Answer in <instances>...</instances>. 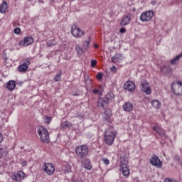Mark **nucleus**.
<instances>
[{"label":"nucleus","instance_id":"nucleus-33","mask_svg":"<svg viewBox=\"0 0 182 182\" xmlns=\"http://www.w3.org/2000/svg\"><path fill=\"white\" fill-rule=\"evenodd\" d=\"M76 50L77 53V55H82L85 52V50L83 48H80V46H76Z\"/></svg>","mask_w":182,"mask_h":182},{"label":"nucleus","instance_id":"nucleus-10","mask_svg":"<svg viewBox=\"0 0 182 182\" xmlns=\"http://www.w3.org/2000/svg\"><path fill=\"white\" fill-rule=\"evenodd\" d=\"M120 170L122 171L124 177H129L130 176V171H129V168L127 167V161H121Z\"/></svg>","mask_w":182,"mask_h":182},{"label":"nucleus","instance_id":"nucleus-2","mask_svg":"<svg viewBox=\"0 0 182 182\" xmlns=\"http://www.w3.org/2000/svg\"><path fill=\"white\" fill-rule=\"evenodd\" d=\"M75 154L78 159H85L89 154V148L86 145H79L75 147Z\"/></svg>","mask_w":182,"mask_h":182},{"label":"nucleus","instance_id":"nucleus-32","mask_svg":"<svg viewBox=\"0 0 182 182\" xmlns=\"http://www.w3.org/2000/svg\"><path fill=\"white\" fill-rule=\"evenodd\" d=\"M62 79V71H60L58 74L54 77V81L55 82H59Z\"/></svg>","mask_w":182,"mask_h":182},{"label":"nucleus","instance_id":"nucleus-35","mask_svg":"<svg viewBox=\"0 0 182 182\" xmlns=\"http://www.w3.org/2000/svg\"><path fill=\"white\" fill-rule=\"evenodd\" d=\"M102 161H103V163L106 164V166H109V164H110V161L107 158H102Z\"/></svg>","mask_w":182,"mask_h":182},{"label":"nucleus","instance_id":"nucleus-26","mask_svg":"<svg viewBox=\"0 0 182 182\" xmlns=\"http://www.w3.org/2000/svg\"><path fill=\"white\" fill-rule=\"evenodd\" d=\"M16 86V83L14 80H10L7 83V89L9 90H14Z\"/></svg>","mask_w":182,"mask_h":182},{"label":"nucleus","instance_id":"nucleus-37","mask_svg":"<svg viewBox=\"0 0 182 182\" xmlns=\"http://www.w3.org/2000/svg\"><path fill=\"white\" fill-rule=\"evenodd\" d=\"M97 79H98V80H102V79H103V73H98L97 75Z\"/></svg>","mask_w":182,"mask_h":182},{"label":"nucleus","instance_id":"nucleus-47","mask_svg":"<svg viewBox=\"0 0 182 182\" xmlns=\"http://www.w3.org/2000/svg\"><path fill=\"white\" fill-rule=\"evenodd\" d=\"M4 137L2 136V133H0V143H2Z\"/></svg>","mask_w":182,"mask_h":182},{"label":"nucleus","instance_id":"nucleus-20","mask_svg":"<svg viewBox=\"0 0 182 182\" xmlns=\"http://www.w3.org/2000/svg\"><path fill=\"white\" fill-rule=\"evenodd\" d=\"M104 98L108 103H110L114 100V94L113 92H108Z\"/></svg>","mask_w":182,"mask_h":182},{"label":"nucleus","instance_id":"nucleus-6","mask_svg":"<svg viewBox=\"0 0 182 182\" xmlns=\"http://www.w3.org/2000/svg\"><path fill=\"white\" fill-rule=\"evenodd\" d=\"M23 63L18 65V72L22 73H25L26 70H28V68H29V65H31V58H26L23 59Z\"/></svg>","mask_w":182,"mask_h":182},{"label":"nucleus","instance_id":"nucleus-45","mask_svg":"<svg viewBox=\"0 0 182 182\" xmlns=\"http://www.w3.org/2000/svg\"><path fill=\"white\" fill-rule=\"evenodd\" d=\"M120 33H126V28H122L119 30Z\"/></svg>","mask_w":182,"mask_h":182},{"label":"nucleus","instance_id":"nucleus-41","mask_svg":"<svg viewBox=\"0 0 182 182\" xmlns=\"http://www.w3.org/2000/svg\"><path fill=\"white\" fill-rule=\"evenodd\" d=\"M21 166H22L23 167H26V166H27V164H28V161H22L21 162Z\"/></svg>","mask_w":182,"mask_h":182},{"label":"nucleus","instance_id":"nucleus-46","mask_svg":"<svg viewBox=\"0 0 182 182\" xmlns=\"http://www.w3.org/2000/svg\"><path fill=\"white\" fill-rule=\"evenodd\" d=\"M164 182H173V180H171L168 178H165Z\"/></svg>","mask_w":182,"mask_h":182},{"label":"nucleus","instance_id":"nucleus-29","mask_svg":"<svg viewBox=\"0 0 182 182\" xmlns=\"http://www.w3.org/2000/svg\"><path fill=\"white\" fill-rule=\"evenodd\" d=\"M119 60H122V55L121 54H115L112 58V62L114 63H117V62H119Z\"/></svg>","mask_w":182,"mask_h":182},{"label":"nucleus","instance_id":"nucleus-1","mask_svg":"<svg viewBox=\"0 0 182 182\" xmlns=\"http://www.w3.org/2000/svg\"><path fill=\"white\" fill-rule=\"evenodd\" d=\"M116 136H117V132L113 127H109L106 129L104 135V140L107 146L113 145V143H114V139H116Z\"/></svg>","mask_w":182,"mask_h":182},{"label":"nucleus","instance_id":"nucleus-12","mask_svg":"<svg viewBox=\"0 0 182 182\" xmlns=\"http://www.w3.org/2000/svg\"><path fill=\"white\" fill-rule=\"evenodd\" d=\"M124 89L128 90V92H134L136 84L132 81H127L124 85Z\"/></svg>","mask_w":182,"mask_h":182},{"label":"nucleus","instance_id":"nucleus-15","mask_svg":"<svg viewBox=\"0 0 182 182\" xmlns=\"http://www.w3.org/2000/svg\"><path fill=\"white\" fill-rule=\"evenodd\" d=\"M130 21H132V14H127L121 21V26H126V25H129L130 23Z\"/></svg>","mask_w":182,"mask_h":182},{"label":"nucleus","instance_id":"nucleus-39","mask_svg":"<svg viewBox=\"0 0 182 182\" xmlns=\"http://www.w3.org/2000/svg\"><path fill=\"white\" fill-rule=\"evenodd\" d=\"M14 33H16V35H19V33H21V28H16L14 31Z\"/></svg>","mask_w":182,"mask_h":182},{"label":"nucleus","instance_id":"nucleus-9","mask_svg":"<svg viewBox=\"0 0 182 182\" xmlns=\"http://www.w3.org/2000/svg\"><path fill=\"white\" fill-rule=\"evenodd\" d=\"M141 90L146 93V95H151V87H150V84L147 82V81L144 80L141 82Z\"/></svg>","mask_w":182,"mask_h":182},{"label":"nucleus","instance_id":"nucleus-25","mask_svg":"<svg viewBox=\"0 0 182 182\" xmlns=\"http://www.w3.org/2000/svg\"><path fill=\"white\" fill-rule=\"evenodd\" d=\"M8 149L6 148H0V159H4L8 156Z\"/></svg>","mask_w":182,"mask_h":182},{"label":"nucleus","instance_id":"nucleus-27","mask_svg":"<svg viewBox=\"0 0 182 182\" xmlns=\"http://www.w3.org/2000/svg\"><path fill=\"white\" fill-rule=\"evenodd\" d=\"M151 106H153V107H154L155 109H160V107H161V102H160V101L156 100H154L151 101Z\"/></svg>","mask_w":182,"mask_h":182},{"label":"nucleus","instance_id":"nucleus-17","mask_svg":"<svg viewBox=\"0 0 182 182\" xmlns=\"http://www.w3.org/2000/svg\"><path fill=\"white\" fill-rule=\"evenodd\" d=\"M153 129L158 133L161 139H166V132L159 126H154Z\"/></svg>","mask_w":182,"mask_h":182},{"label":"nucleus","instance_id":"nucleus-40","mask_svg":"<svg viewBox=\"0 0 182 182\" xmlns=\"http://www.w3.org/2000/svg\"><path fill=\"white\" fill-rule=\"evenodd\" d=\"M111 72H113V73H116L117 72V68H116V66L113 65L111 68H110Z\"/></svg>","mask_w":182,"mask_h":182},{"label":"nucleus","instance_id":"nucleus-18","mask_svg":"<svg viewBox=\"0 0 182 182\" xmlns=\"http://www.w3.org/2000/svg\"><path fill=\"white\" fill-rule=\"evenodd\" d=\"M133 107V104H132V102H125L122 106V109L124 112H132Z\"/></svg>","mask_w":182,"mask_h":182},{"label":"nucleus","instance_id":"nucleus-21","mask_svg":"<svg viewBox=\"0 0 182 182\" xmlns=\"http://www.w3.org/2000/svg\"><path fill=\"white\" fill-rule=\"evenodd\" d=\"M8 10V3L6 1H3L0 5V12L1 14H5Z\"/></svg>","mask_w":182,"mask_h":182},{"label":"nucleus","instance_id":"nucleus-38","mask_svg":"<svg viewBox=\"0 0 182 182\" xmlns=\"http://www.w3.org/2000/svg\"><path fill=\"white\" fill-rule=\"evenodd\" d=\"M97 65V60H92L91 61V67L95 68Z\"/></svg>","mask_w":182,"mask_h":182},{"label":"nucleus","instance_id":"nucleus-4","mask_svg":"<svg viewBox=\"0 0 182 182\" xmlns=\"http://www.w3.org/2000/svg\"><path fill=\"white\" fill-rule=\"evenodd\" d=\"M154 16V11L152 10H149L147 11L143 12L140 16V21L141 22H149V21H151L153 19V17Z\"/></svg>","mask_w":182,"mask_h":182},{"label":"nucleus","instance_id":"nucleus-24","mask_svg":"<svg viewBox=\"0 0 182 182\" xmlns=\"http://www.w3.org/2000/svg\"><path fill=\"white\" fill-rule=\"evenodd\" d=\"M182 58V52L176 55L173 60H171V65H177L180 59Z\"/></svg>","mask_w":182,"mask_h":182},{"label":"nucleus","instance_id":"nucleus-30","mask_svg":"<svg viewBox=\"0 0 182 182\" xmlns=\"http://www.w3.org/2000/svg\"><path fill=\"white\" fill-rule=\"evenodd\" d=\"M38 136H42L45 133H47L48 129L45 128L44 127H39V128L37 130Z\"/></svg>","mask_w":182,"mask_h":182},{"label":"nucleus","instance_id":"nucleus-48","mask_svg":"<svg viewBox=\"0 0 182 182\" xmlns=\"http://www.w3.org/2000/svg\"><path fill=\"white\" fill-rule=\"evenodd\" d=\"M73 182H83V181H82V179H76V180L73 181Z\"/></svg>","mask_w":182,"mask_h":182},{"label":"nucleus","instance_id":"nucleus-34","mask_svg":"<svg viewBox=\"0 0 182 182\" xmlns=\"http://www.w3.org/2000/svg\"><path fill=\"white\" fill-rule=\"evenodd\" d=\"M50 122H52V117L46 116L44 122L47 123V124H49V123H50Z\"/></svg>","mask_w":182,"mask_h":182},{"label":"nucleus","instance_id":"nucleus-50","mask_svg":"<svg viewBox=\"0 0 182 182\" xmlns=\"http://www.w3.org/2000/svg\"><path fill=\"white\" fill-rule=\"evenodd\" d=\"M73 96H79V93H77V92L73 93Z\"/></svg>","mask_w":182,"mask_h":182},{"label":"nucleus","instance_id":"nucleus-3","mask_svg":"<svg viewBox=\"0 0 182 182\" xmlns=\"http://www.w3.org/2000/svg\"><path fill=\"white\" fill-rule=\"evenodd\" d=\"M171 90L176 96H182V82L176 81L171 85Z\"/></svg>","mask_w":182,"mask_h":182},{"label":"nucleus","instance_id":"nucleus-36","mask_svg":"<svg viewBox=\"0 0 182 182\" xmlns=\"http://www.w3.org/2000/svg\"><path fill=\"white\" fill-rule=\"evenodd\" d=\"M161 73H164L165 75L167 74V67L166 66L161 67Z\"/></svg>","mask_w":182,"mask_h":182},{"label":"nucleus","instance_id":"nucleus-16","mask_svg":"<svg viewBox=\"0 0 182 182\" xmlns=\"http://www.w3.org/2000/svg\"><path fill=\"white\" fill-rule=\"evenodd\" d=\"M110 117H112V110L107 109L103 114L102 119L106 123L110 122Z\"/></svg>","mask_w":182,"mask_h":182},{"label":"nucleus","instance_id":"nucleus-51","mask_svg":"<svg viewBox=\"0 0 182 182\" xmlns=\"http://www.w3.org/2000/svg\"><path fill=\"white\" fill-rule=\"evenodd\" d=\"M38 2H40V4H45V2L43 1V0H38Z\"/></svg>","mask_w":182,"mask_h":182},{"label":"nucleus","instance_id":"nucleus-23","mask_svg":"<svg viewBox=\"0 0 182 182\" xmlns=\"http://www.w3.org/2000/svg\"><path fill=\"white\" fill-rule=\"evenodd\" d=\"M63 171L64 174L72 173V166H70L69 164H65L63 168Z\"/></svg>","mask_w":182,"mask_h":182},{"label":"nucleus","instance_id":"nucleus-49","mask_svg":"<svg viewBox=\"0 0 182 182\" xmlns=\"http://www.w3.org/2000/svg\"><path fill=\"white\" fill-rule=\"evenodd\" d=\"M94 48H95V49H97V48H99V45L95 44V45H94Z\"/></svg>","mask_w":182,"mask_h":182},{"label":"nucleus","instance_id":"nucleus-22","mask_svg":"<svg viewBox=\"0 0 182 182\" xmlns=\"http://www.w3.org/2000/svg\"><path fill=\"white\" fill-rule=\"evenodd\" d=\"M91 38L90 36L88 37V39L82 43V49L85 52H86V50H87V49H89V45H90V42H91Z\"/></svg>","mask_w":182,"mask_h":182},{"label":"nucleus","instance_id":"nucleus-5","mask_svg":"<svg viewBox=\"0 0 182 182\" xmlns=\"http://www.w3.org/2000/svg\"><path fill=\"white\" fill-rule=\"evenodd\" d=\"M71 33L74 38H82L85 36V31L79 28L76 24H74L71 27Z\"/></svg>","mask_w":182,"mask_h":182},{"label":"nucleus","instance_id":"nucleus-31","mask_svg":"<svg viewBox=\"0 0 182 182\" xmlns=\"http://www.w3.org/2000/svg\"><path fill=\"white\" fill-rule=\"evenodd\" d=\"M61 127H63V129H69V127H72V124L65 121L61 124Z\"/></svg>","mask_w":182,"mask_h":182},{"label":"nucleus","instance_id":"nucleus-43","mask_svg":"<svg viewBox=\"0 0 182 182\" xmlns=\"http://www.w3.org/2000/svg\"><path fill=\"white\" fill-rule=\"evenodd\" d=\"M47 46H48L49 48H52V46H55V44L52 43V42H50V41H48V42H47Z\"/></svg>","mask_w":182,"mask_h":182},{"label":"nucleus","instance_id":"nucleus-14","mask_svg":"<svg viewBox=\"0 0 182 182\" xmlns=\"http://www.w3.org/2000/svg\"><path fill=\"white\" fill-rule=\"evenodd\" d=\"M97 105V107H102L104 109V110H106V109H107L109 102L105 98H99Z\"/></svg>","mask_w":182,"mask_h":182},{"label":"nucleus","instance_id":"nucleus-42","mask_svg":"<svg viewBox=\"0 0 182 182\" xmlns=\"http://www.w3.org/2000/svg\"><path fill=\"white\" fill-rule=\"evenodd\" d=\"M174 160H175V161H178V163H180V161H181V159H180V156H178L177 155H176L174 156Z\"/></svg>","mask_w":182,"mask_h":182},{"label":"nucleus","instance_id":"nucleus-19","mask_svg":"<svg viewBox=\"0 0 182 182\" xmlns=\"http://www.w3.org/2000/svg\"><path fill=\"white\" fill-rule=\"evenodd\" d=\"M40 139L43 143H49V132H47L45 134H43V135L40 136Z\"/></svg>","mask_w":182,"mask_h":182},{"label":"nucleus","instance_id":"nucleus-52","mask_svg":"<svg viewBox=\"0 0 182 182\" xmlns=\"http://www.w3.org/2000/svg\"><path fill=\"white\" fill-rule=\"evenodd\" d=\"M50 1H52L53 2V1H55V0H50Z\"/></svg>","mask_w":182,"mask_h":182},{"label":"nucleus","instance_id":"nucleus-11","mask_svg":"<svg viewBox=\"0 0 182 182\" xmlns=\"http://www.w3.org/2000/svg\"><path fill=\"white\" fill-rule=\"evenodd\" d=\"M33 42H34L33 38L31 36H28L24 38L23 41H20L18 43V45H20V46H22V45H23L24 46H29V45H32Z\"/></svg>","mask_w":182,"mask_h":182},{"label":"nucleus","instance_id":"nucleus-44","mask_svg":"<svg viewBox=\"0 0 182 182\" xmlns=\"http://www.w3.org/2000/svg\"><path fill=\"white\" fill-rule=\"evenodd\" d=\"M92 93H94V95H97V94L100 93V91H99V90H97V89H94L92 90Z\"/></svg>","mask_w":182,"mask_h":182},{"label":"nucleus","instance_id":"nucleus-28","mask_svg":"<svg viewBox=\"0 0 182 182\" xmlns=\"http://www.w3.org/2000/svg\"><path fill=\"white\" fill-rule=\"evenodd\" d=\"M84 167L87 170H92V164H90V159H85L84 161Z\"/></svg>","mask_w":182,"mask_h":182},{"label":"nucleus","instance_id":"nucleus-7","mask_svg":"<svg viewBox=\"0 0 182 182\" xmlns=\"http://www.w3.org/2000/svg\"><path fill=\"white\" fill-rule=\"evenodd\" d=\"M43 171L47 176H52L55 173V166L52 163H45L43 165Z\"/></svg>","mask_w":182,"mask_h":182},{"label":"nucleus","instance_id":"nucleus-13","mask_svg":"<svg viewBox=\"0 0 182 182\" xmlns=\"http://www.w3.org/2000/svg\"><path fill=\"white\" fill-rule=\"evenodd\" d=\"M23 177H25V173L23 171H20L13 175L12 179L14 180V181L21 182L23 180Z\"/></svg>","mask_w":182,"mask_h":182},{"label":"nucleus","instance_id":"nucleus-8","mask_svg":"<svg viewBox=\"0 0 182 182\" xmlns=\"http://www.w3.org/2000/svg\"><path fill=\"white\" fill-rule=\"evenodd\" d=\"M150 163L152 164V166H154V167H156L157 168H161V167H163V162H161L159 156L156 155H153L151 156L150 159Z\"/></svg>","mask_w":182,"mask_h":182}]
</instances>
